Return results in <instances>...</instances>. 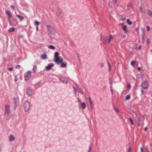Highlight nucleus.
Listing matches in <instances>:
<instances>
[{
  "mask_svg": "<svg viewBox=\"0 0 152 152\" xmlns=\"http://www.w3.org/2000/svg\"><path fill=\"white\" fill-rule=\"evenodd\" d=\"M57 15L59 19H62L63 15L62 13L60 11L58 12L57 13Z\"/></svg>",
  "mask_w": 152,
  "mask_h": 152,
  "instance_id": "0eeeda50",
  "label": "nucleus"
},
{
  "mask_svg": "<svg viewBox=\"0 0 152 152\" xmlns=\"http://www.w3.org/2000/svg\"><path fill=\"white\" fill-rule=\"evenodd\" d=\"M5 13L8 17V19H10V18L12 17V15L11 12L10 11L6 10H5Z\"/></svg>",
  "mask_w": 152,
  "mask_h": 152,
  "instance_id": "423d86ee",
  "label": "nucleus"
},
{
  "mask_svg": "<svg viewBox=\"0 0 152 152\" xmlns=\"http://www.w3.org/2000/svg\"><path fill=\"white\" fill-rule=\"evenodd\" d=\"M147 42H148V44H149V40H148H148H147Z\"/></svg>",
  "mask_w": 152,
  "mask_h": 152,
  "instance_id": "680f3d73",
  "label": "nucleus"
},
{
  "mask_svg": "<svg viewBox=\"0 0 152 152\" xmlns=\"http://www.w3.org/2000/svg\"><path fill=\"white\" fill-rule=\"evenodd\" d=\"M136 77L137 78H140V74H137L136 75Z\"/></svg>",
  "mask_w": 152,
  "mask_h": 152,
  "instance_id": "4c0bfd02",
  "label": "nucleus"
},
{
  "mask_svg": "<svg viewBox=\"0 0 152 152\" xmlns=\"http://www.w3.org/2000/svg\"><path fill=\"white\" fill-rule=\"evenodd\" d=\"M16 16L19 18L20 21H21L23 20L24 18L23 17L21 16L20 15H19L17 14H16Z\"/></svg>",
  "mask_w": 152,
  "mask_h": 152,
  "instance_id": "dca6fc26",
  "label": "nucleus"
},
{
  "mask_svg": "<svg viewBox=\"0 0 152 152\" xmlns=\"http://www.w3.org/2000/svg\"><path fill=\"white\" fill-rule=\"evenodd\" d=\"M131 88V86H130V85L129 84V86H128V88Z\"/></svg>",
  "mask_w": 152,
  "mask_h": 152,
  "instance_id": "6e6d98bb",
  "label": "nucleus"
},
{
  "mask_svg": "<svg viewBox=\"0 0 152 152\" xmlns=\"http://www.w3.org/2000/svg\"><path fill=\"white\" fill-rule=\"evenodd\" d=\"M79 103H80L79 104H80V103H81V102H80V100H79Z\"/></svg>",
  "mask_w": 152,
  "mask_h": 152,
  "instance_id": "0e129e2a",
  "label": "nucleus"
},
{
  "mask_svg": "<svg viewBox=\"0 0 152 152\" xmlns=\"http://www.w3.org/2000/svg\"><path fill=\"white\" fill-rule=\"evenodd\" d=\"M89 104H90V106L91 108V110L93 109V104L92 102L90 103Z\"/></svg>",
  "mask_w": 152,
  "mask_h": 152,
  "instance_id": "c756f323",
  "label": "nucleus"
},
{
  "mask_svg": "<svg viewBox=\"0 0 152 152\" xmlns=\"http://www.w3.org/2000/svg\"><path fill=\"white\" fill-rule=\"evenodd\" d=\"M61 64V66L62 67H65L66 66V65L65 63H63L62 62Z\"/></svg>",
  "mask_w": 152,
  "mask_h": 152,
  "instance_id": "5701e85b",
  "label": "nucleus"
},
{
  "mask_svg": "<svg viewBox=\"0 0 152 152\" xmlns=\"http://www.w3.org/2000/svg\"><path fill=\"white\" fill-rule=\"evenodd\" d=\"M147 127H145V131H147Z\"/></svg>",
  "mask_w": 152,
  "mask_h": 152,
  "instance_id": "8fccbe9b",
  "label": "nucleus"
},
{
  "mask_svg": "<svg viewBox=\"0 0 152 152\" xmlns=\"http://www.w3.org/2000/svg\"><path fill=\"white\" fill-rule=\"evenodd\" d=\"M8 21H9V23H10V25H12V24L11 22V20H10V19H8Z\"/></svg>",
  "mask_w": 152,
  "mask_h": 152,
  "instance_id": "37998d69",
  "label": "nucleus"
},
{
  "mask_svg": "<svg viewBox=\"0 0 152 152\" xmlns=\"http://www.w3.org/2000/svg\"><path fill=\"white\" fill-rule=\"evenodd\" d=\"M11 7L12 8L13 10H14L15 9V6H13V5H12V6H11Z\"/></svg>",
  "mask_w": 152,
  "mask_h": 152,
  "instance_id": "c03bdc74",
  "label": "nucleus"
},
{
  "mask_svg": "<svg viewBox=\"0 0 152 152\" xmlns=\"http://www.w3.org/2000/svg\"><path fill=\"white\" fill-rule=\"evenodd\" d=\"M73 88L74 89V91H75V90H76L75 88V87H73Z\"/></svg>",
  "mask_w": 152,
  "mask_h": 152,
  "instance_id": "4d7b16f0",
  "label": "nucleus"
},
{
  "mask_svg": "<svg viewBox=\"0 0 152 152\" xmlns=\"http://www.w3.org/2000/svg\"><path fill=\"white\" fill-rule=\"evenodd\" d=\"M141 30H142V32L143 33H144L145 32V29L144 28H142L141 29Z\"/></svg>",
  "mask_w": 152,
  "mask_h": 152,
  "instance_id": "79ce46f5",
  "label": "nucleus"
},
{
  "mask_svg": "<svg viewBox=\"0 0 152 152\" xmlns=\"http://www.w3.org/2000/svg\"><path fill=\"white\" fill-rule=\"evenodd\" d=\"M15 31V28H10L9 30V32H14Z\"/></svg>",
  "mask_w": 152,
  "mask_h": 152,
  "instance_id": "6ab92c4d",
  "label": "nucleus"
},
{
  "mask_svg": "<svg viewBox=\"0 0 152 152\" xmlns=\"http://www.w3.org/2000/svg\"><path fill=\"white\" fill-rule=\"evenodd\" d=\"M113 37L111 35H110L109 37V38L108 39V43H110L111 40L113 39Z\"/></svg>",
  "mask_w": 152,
  "mask_h": 152,
  "instance_id": "a211bd4d",
  "label": "nucleus"
},
{
  "mask_svg": "<svg viewBox=\"0 0 152 152\" xmlns=\"http://www.w3.org/2000/svg\"><path fill=\"white\" fill-rule=\"evenodd\" d=\"M93 148V146L91 144L88 148V152H92Z\"/></svg>",
  "mask_w": 152,
  "mask_h": 152,
  "instance_id": "9b49d317",
  "label": "nucleus"
},
{
  "mask_svg": "<svg viewBox=\"0 0 152 152\" xmlns=\"http://www.w3.org/2000/svg\"><path fill=\"white\" fill-rule=\"evenodd\" d=\"M121 24V25H122V26H124V23H122Z\"/></svg>",
  "mask_w": 152,
  "mask_h": 152,
  "instance_id": "052dcab7",
  "label": "nucleus"
},
{
  "mask_svg": "<svg viewBox=\"0 0 152 152\" xmlns=\"http://www.w3.org/2000/svg\"><path fill=\"white\" fill-rule=\"evenodd\" d=\"M114 110L115 111L118 113H119V112L118 110L115 107H114Z\"/></svg>",
  "mask_w": 152,
  "mask_h": 152,
  "instance_id": "2f4dec72",
  "label": "nucleus"
},
{
  "mask_svg": "<svg viewBox=\"0 0 152 152\" xmlns=\"http://www.w3.org/2000/svg\"><path fill=\"white\" fill-rule=\"evenodd\" d=\"M27 93L29 95H31L33 93V91L30 89H28L27 90Z\"/></svg>",
  "mask_w": 152,
  "mask_h": 152,
  "instance_id": "9d476101",
  "label": "nucleus"
},
{
  "mask_svg": "<svg viewBox=\"0 0 152 152\" xmlns=\"http://www.w3.org/2000/svg\"><path fill=\"white\" fill-rule=\"evenodd\" d=\"M74 91H75V94H76V93H77V91H76V90H75Z\"/></svg>",
  "mask_w": 152,
  "mask_h": 152,
  "instance_id": "13d9d810",
  "label": "nucleus"
},
{
  "mask_svg": "<svg viewBox=\"0 0 152 152\" xmlns=\"http://www.w3.org/2000/svg\"><path fill=\"white\" fill-rule=\"evenodd\" d=\"M127 22L129 25H130L132 24V22L129 19H127Z\"/></svg>",
  "mask_w": 152,
  "mask_h": 152,
  "instance_id": "bb28decb",
  "label": "nucleus"
},
{
  "mask_svg": "<svg viewBox=\"0 0 152 152\" xmlns=\"http://www.w3.org/2000/svg\"><path fill=\"white\" fill-rule=\"evenodd\" d=\"M10 112V106L8 104H6L5 106V115H8Z\"/></svg>",
  "mask_w": 152,
  "mask_h": 152,
  "instance_id": "39448f33",
  "label": "nucleus"
},
{
  "mask_svg": "<svg viewBox=\"0 0 152 152\" xmlns=\"http://www.w3.org/2000/svg\"><path fill=\"white\" fill-rule=\"evenodd\" d=\"M24 108L25 112H27L30 108V103L28 101H26L24 104Z\"/></svg>",
  "mask_w": 152,
  "mask_h": 152,
  "instance_id": "7ed1b4c3",
  "label": "nucleus"
},
{
  "mask_svg": "<svg viewBox=\"0 0 152 152\" xmlns=\"http://www.w3.org/2000/svg\"><path fill=\"white\" fill-rule=\"evenodd\" d=\"M20 65L17 66H16V68H20Z\"/></svg>",
  "mask_w": 152,
  "mask_h": 152,
  "instance_id": "de8ad7c7",
  "label": "nucleus"
},
{
  "mask_svg": "<svg viewBox=\"0 0 152 152\" xmlns=\"http://www.w3.org/2000/svg\"><path fill=\"white\" fill-rule=\"evenodd\" d=\"M37 69V66L36 65H34V66L33 67V68L32 69L33 73H34L36 72Z\"/></svg>",
  "mask_w": 152,
  "mask_h": 152,
  "instance_id": "f3484780",
  "label": "nucleus"
},
{
  "mask_svg": "<svg viewBox=\"0 0 152 152\" xmlns=\"http://www.w3.org/2000/svg\"><path fill=\"white\" fill-rule=\"evenodd\" d=\"M127 152H132L131 148V147H130L128 148Z\"/></svg>",
  "mask_w": 152,
  "mask_h": 152,
  "instance_id": "c9c22d12",
  "label": "nucleus"
},
{
  "mask_svg": "<svg viewBox=\"0 0 152 152\" xmlns=\"http://www.w3.org/2000/svg\"><path fill=\"white\" fill-rule=\"evenodd\" d=\"M148 83L147 81H145L142 83L141 86V94H143V90L147 89L148 88Z\"/></svg>",
  "mask_w": 152,
  "mask_h": 152,
  "instance_id": "f03ea898",
  "label": "nucleus"
},
{
  "mask_svg": "<svg viewBox=\"0 0 152 152\" xmlns=\"http://www.w3.org/2000/svg\"><path fill=\"white\" fill-rule=\"evenodd\" d=\"M41 58L42 59L44 60L47 58V55L45 54H44L42 55L41 56Z\"/></svg>",
  "mask_w": 152,
  "mask_h": 152,
  "instance_id": "4468645a",
  "label": "nucleus"
},
{
  "mask_svg": "<svg viewBox=\"0 0 152 152\" xmlns=\"http://www.w3.org/2000/svg\"><path fill=\"white\" fill-rule=\"evenodd\" d=\"M108 69H109V71H110L111 70V65L110 64V63L108 62Z\"/></svg>",
  "mask_w": 152,
  "mask_h": 152,
  "instance_id": "b1692460",
  "label": "nucleus"
},
{
  "mask_svg": "<svg viewBox=\"0 0 152 152\" xmlns=\"http://www.w3.org/2000/svg\"><path fill=\"white\" fill-rule=\"evenodd\" d=\"M36 29L37 31H38L39 30V27L38 26H36Z\"/></svg>",
  "mask_w": 152,
  "mask_h": 152,
  "instance_id": "49530a36",
  "label": "nucleus"
},
{
  "mask_svg": "<svg viewBox=\"0 0 152 152\" xmlns=\"http://www.w3.org/2000/svg\"><path fill=\"white\" fill-rule=\"evenodd\" d=\"M39 24V22L38 21L35 20V22H34V24L35 25H36L37 26H38V25Z\"/></svg>",
  "mask_w": 152,
  "mask_h": 152,
  "instance_id": "a878e982",
  "label": "nucleus"
},
{
  "mask_svg": "<svg viewBox=\"0 0 152 152\" xmlns=\"http://www.w3.org/2000/svg\"><path fill=\"white\" fill-rule=\"evenodd\" d=\"M59 53L58 52H55L54 53V61L58 64H60L63 61V58L59 56Z\"/></svg>",
  "mask_w": 152,
  "mask_h": 152,
  "instance_id": "f257e3e1",
  "label": "nucleus"
},
{
  "mask_svg": "<svg viewBox=\"0 0 152 152\" xmlns=\"http://www.w3.org/2000/svg\"><path fill=\"white\" fill-rule=\"evenodd\" d=\"M138 118V120H139V121H140V119L139 118Z\"/></svg>",
  "mask_w": 152,
  "mask_h": 152,
  "instance_id": "bf43d9fd",
  "label": "nucleus"
},
{
  "mask_svg": "<svg viewBox=\"0 0 152 152\" xmlns=\"http://www.w3.org/2000/svg\"><path fill=\"white\" fill-rule=\"evenodd\" d=\"M15 82H16L17 81H18V79L17 76H15Z\"/></svg>",
  "mask_w": 152,
  "mask_h": 152,
  "instance_id": "f704fd0d",
  "label": "nucleus"
},
{
  "mask_svg": "<svg viewBox=\"0 0 152 152\" xmlns=\"http://www.w3.org/2000/svg\"><path fill=\"white\" fill-rule=\"evenodd\" d=\"M135 61H132L131 62V65L132 66H134L135 64Z\"/></svg>",
  "mask_w": 152,
  "mask_h": 152,
  "instance_id": "72a5a7b5",
  "label": "nucleus"
},
{
  "mask_svg": "<svg viewBox=\"0 0 152 152\" xmlns=\"http://www.w3.org/2000/svg\"><path fill=\"white\" fill-rule=\"evenodd\" d=\"M140 151H141V152H143V149L142 148V147H141L140 148Z\"/></svg>",
  "mask_w": 152,
  "mask_h": 152,
  "instance_id": "a18cd8bd",
  "label": "nucleus"
},
{
  "mask_svg": "<svg viewBox=\"0 0 152 152\" xmlns=\"http://www.w3.org/2000/svg\"><path fill=\"white\" fill-rule=\"evenodd\" d=\"M54 66L53 64L52 63H50L49 64L48 66H46L45 67V69L47 70H49L51 69L52 67Z\"/></svg>",
  "mask_w": 152,
  "mask_h": 152,
  "instance_id": "6e6552de",
  "label": "nucleus"
},
{
  "mask_svg": "<svg viewBox=\"0 0 152 152\" xmlns=\"http://www.w3.org/2000/svg\"><path fill=\"white\" fill-rule=\"evenodd\" d=\"M110 88L112 94H113V88L112 87V83L110 82Z\"/></svg>",
  "mask_w": 152,
  "mask_h": 152,
  "instance_id": "393cba45",
  "label": "nucleus"
},
{
  "mask_svg": "<svg viewBox=\"0 0 152 152\" xmlns=\"http://www.w3.org/2000/svg\"><path fill=\"white\" fill-rule=\"evenodd\" d=\"M89 103L92 102L90 97H89Z\"/></svg>",
  "mask_w": 152,
  "mask_h": 152,
  "instance_id": "ea45409f",
  "label": "nucleus"
},
{
  "mask_svg": "<svg viewBox=\"0 0 152 152\" xmlns=\"http://www.w3.org/2000/svg\"><path fill=\"white\" fill-rule=\"evenodd\" d=\"M44 73V70H42L40 71L39 72H38V73H40L41 74H43Z\"/></svg>",
  "mask_w": 152,
  "mask_h": 152,
  "instance_id": "7c9ffc66",
  "label": "nucleus"
},
{
  "mask_svg": "<svg viewBox=\"0 0 152 152\" xmlns=\"http://www.w3.org/2000/svg\"><path fill=\"white\" fill-rule=\"evenodd\" d=\"M137 69L139 70L140 71L141 70V68L140 67H138L137 68Z\"/></svg>",
  "mask_w": 152,
  "mask_h": 152,
  "instance_id": "603ef678",
  "label": "nucleus"
},
{
  "mask_svg": "<svg viewBox=\"0 0 152 152\" xmlns=\"http://www.w3.org/2000/svg\"><path fill=\"white\" fill-rule=\"evenodd\" d=\"M135 116L136 117V118H138V116H137V114H136H136H135Z\"/></svg>",
  "mask_w": 152,
  "mask_h": 152,
  "instance_id": "864d4df0",
  "label": "nucleus"
},
{
  "mask_svg": "<svg viewBox=\"0 0 152 152\" xmlns=\"http://www.w3.org/2000/svg\"><path fill=\"white\" fill-rule=\"evenodd\" d=\"M130 94H128L125 97V99L126 100H129L130 99Z\"/></svg>",
  "mask_w": 152,
  "mask_h": 152,
  "instance_id": "412c9836",
  "label": "nucleus"
},
{
  "mask_svg": "<svg viewBox=\"0 0 152 152\" xmlns=\"http://www.w3.org/2000/svg\"><path fill=\"white\" fill-rule=\"evenodd\" d=\"M31 71H28V72L24 73V77L25 80H28L31 77Z\"/></svg>",
  "mask_w": 152,
  "mask_h": 152,
  "instance_id": "20e7f679",
  "label": "nucleus"
},
{
  "mask_svg": "<svg viewBox=\"0 0 152 152\" xmlns=\"http://www.w3.org/2000/svg\"><path fill=\"white\" fill-rule=\"evenodd\" d=\"M79 105L80 107H82L83 110H84L86 107V104L84 102H83L79 104Z\"/></svg>",
  "mask_w": 152,
  "mask_h": 152,
  "instance_id": "1a4fd4ad",
  "label": "nucleus"
},
{
  "mask_svg": "<svg viewBox=\"0 0 152 152\" xmlns=\"http://www.w3.org/2000/svg\"><path fill=\"white\" fill-rule=\"evenodd\" d=\"M124 36H123V38H124Z\"/></svg>",
  "mask_w": 152,
  "mask_h": 152,
  "instance_id": "774afa93",
  "label": "nucleus"
},
{
  "mask_svg": "<svg viewBox=\"0 0 152 152\" xmlns=\"http://www.w3.org/2000/svg\"><path fill=\"white\" fill-rule=\"evenodd\" d=\"M104 64H103L102 63H101L100 64V66L101 67H103L104 66Z\"/></svg>",
  "mask_w": 152,
  "mask_h": 152,
  "instance_id": "e433bc0d",
  "label": "nucleus"
},
{
  "mask_svg": "<svg viewBox=\"0 0 152 152\" xmlns=\"http://www.w3.org/2000/svg\"><path fill=\"white\" fill-rule=\"evenodd\" d=\"M117 0H113V1L114 2V3H116V2H117Z\"/></svg>",
  "mask_w": 152,
  "mask_h": 152,
  "instance_id": "3c124183",
  "label": "nucleus"
},
{
  "mask_svg": "<svg viewBox=\"0 0 152 152\" xmlns=\"http://www.w3.org/2000/svg\"><path fill=\"white\" fill-rule=\"evenodd\" d=\"M8 69L10 71H11L13 69L12 67H9L8 68Z\"/></svg>",
  "mask_w": 152,
  "mask_h": 152,
  "instance_id": "a19ab883",
  "label": "nucleus"
},
{
  "mask_svg": "<svg viewBox=\"0 0 152 152\" xmlns=\"http://www.w3.org/2000/svg\"><path fill=\"white\" fill-rule=\"evenodd\" d=\"M147 30L148 31H149L150 30V27L149 26H147Z\"/></svg>",
  "mask_w": 152,
  "mask_h": 152,
  "instance_id": "58836bf2",
  "label": "nucleus"
},
{
  "mask_svg": "<svg viewBox=\"0 0 152 152\" xmlns=\"http://www.w3.org/2000/svg\"><path fill=\"white\" fill-rule=\"evenodd\" d=\"M78 90L79 92L81 94H83V90H82V89H80V88H79L78 89Z\"/></svg>",
  "mask_w": 152,
  "mask_h": 152,
  "instance_id": "473e14b6",
  "label": "nucleus"
},
{
  "mask_svg": "<svg viewBox=\"0 0 152 152\" xmlns=\"http://www.w3.org/2000/svg\"><path fill=\"white\" fill-rule=\"evenodd\" d=\"M60 80L64 83L66 84H67L68 83L67 80L64 78H60Z\"/></svg>",
  "mask_w": 152,
  "mask_h": 152,
  "instance_id": "f8f14e48",
  "label": "nucleus"
},
{
  "mask_svg": "<svg viewBox=\"0 0 152 152\" xmlns=\"http://www.w3.org/2000/svg\"><path fill=\"white\" fill-rule=\"evenodd\" d=\"M140 125V123H139L138 124V126H139Z\"/></svg>",
  "mask_w": 152,
  "mask_h": 152,
  "instance_id": "69168bd1",
  "label": "nucleus"
},
{
  "mask_svg": "<svg viewBox=\"0 0 152 152\" xmlns=\"http://www.w3.org/2000/svg\"><path fill=\"white\" fill-rule=\"evenodd\" d=\"M132 112L135 114L136 113V112H135L134 111H133Z\"/></svg>",
  "mask_w": 152,
  "mask_h": 152,
  "instance_id": "e2e57ef3",
  "label": "nucleus"
},
{
  "mask_svg": "<svg viewBox=\"0 0 152 152\" xmlns=\"http://www.w3.org/2000/svg\"><path fill=\"white\" fill-rule=\"evenodd\" d=\"M141 46L140 45V46H139V47L137 49H140L141 48Z\"/></svg>",
  "mask_w": 152,
  "mask_h": 152,
  "instance_id": "09e8293b",
  "label": "nucleus"
},
{
  "mask_svg": "<svg viewBox=\"0 0 152 152\" xmlns=\"http://www.w3.org/2000/svg\"><path fill=\"white\" fill-rule=\"evenodd\" d=\"M129 119L130 120L132 125H133L134 124V123L133 121L132 120V119L131 118H129Z\"/></svg>",
  "mask_w": 152,
  "mask_h": 152,
  "instance_id": "cd10ccee",
  "label": "nucleus"
},
{
  "mask_svg": "<svg viewBox=\"0 0 152 152\" xmlns=\"http://www.w3.org/2000/svg\"><path fill=\"white\" fill-rule=\"evenodd\" d=\"M15 139L14 137L12 135H10L9 137V140L10 141H12L14 140Z\"/></svg>",
  "mask_w": 152,
  "mask_h": 152,
  "instance_id": "2eb2a0df",
  "label": "nucleus"
},
{
  "mask_svg": "<svg viewBox=\"0 0 152 152\" xmlns=\"http://www.w3.org/2000/svg\"><path fill=\"white\" fill-rule=\"evenodd\" d=\"M15 14H16V12H15Z\"/></svg>",
  "mask_w": 152,
  "mask_h": 152,
  "instance_id": "338daca9",
  "label": "nucleus"
},
{
  "mask_svg": "<svg viewBox=\"0 0 152 152\" xmlns=\"http://www.w3.org/2000/svg\"><path fill=\"white\" fill-rule=\"evenodd\" d=\"M123 30H124V32L125 33H127L128 31L127 30V26L126 25L123 26H122Z\"/></svg>",
  "mask_w": 152,
  "mask_h": 152,
  "instance_id": "ddd939ff",
  "label": "nucleus"
},
{
  "mask_svg": "<svg viewBox=\"0 0 152 152\" xmlns=\"http://www.w3.org/2000/svg\"><path fill=\"white\" fill-rule=\"evenodd\" d=\"M48 48H49L53 49V50L55 49V47L53 45H49L48 46Z\"/></svg>",
  "mask_w": 152,
  "mask_h": 152,
  "instance_id": "4be33fe9",
  "label": "nucleus"
},
{
  "mask_svg": "<svg viewBox=\"0 0 152 152\" xmlns=\"http://www.w3.org/2000/svg\"><path fill=\"white\" fill-rule=\"evenodd\" d=\"M147 14L149 16L152 17V12L150 10H148L147 12Z\"/></svg>",
  "mask_w": 152,
  "mask_h": 152,
  "instance_id": "aec40b11",
  "label": "nucleus"
},
{
  "mask_svg": "<svg viewBox=\"0 0 152 152\" xmlns=\"http://www.w3.org/2000/svg\"><path fill=\"white\" fill-rule=\"evenodd\" d=\"M138 29H139L138 28H136V31H138Z\"/></svg>",
  "mask_w": 152,
  "mask_h": 152,
  "instance_id": "5fc2aeb1",
  "label": "nucleus"
},
{
  "mask_svg": "<svg viewBox=\"0 0 152 152\" xmlns=\"http://www.w3.org/2000/svg\"><path fill=\"white\" fill-rule=\"evenodd\" d=\"M139 10H140V11L142 12H143V13H145V10H144L143 11L142 10V8H141V7H139Z\"/></svg>",
  "mask_w": 152,
  "mask_h": 152,
  "instance_id": "c85d7f7f",
  "label": "nucleus"
}]
</instances>
